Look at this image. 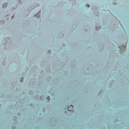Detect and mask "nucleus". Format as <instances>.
<instances>
[{
    "label": "nucleus",
    "mask_w": 129,
    "mask_h": 129,
    "mask_svg": "<svg viewBox=\"0 0 129 129\" xmlns=\"http://www.w3.org/2000/svg\"><path fill=\"white\" fill-rule=\"evenodd\" d=\"M35 83H36V80H35V79H32L30 81V84H32V85H34V84H35Z\"/></svg>",
    "instance_id": "1"
},
{
    "label": "nucleus",
    "mask_w": 129,
    "mask_h": 129,
    "mask_svg": "<svg viewBox=\"0 0 129 129\" xmlns=\"http://www.w3.org/2000/svg\"><path fill=\"white\" fill-rule=\"evenodd\" d=\"M9 6V3H5L3 4V9H6Z\"/></svg>",
    "instance_id": "2"
},
{
    "label": "nucleus",
    "mask_w": 129,
    "mask_h": 129,
    "mask_svg": "<svg viewBox=\"0 0 129 129\" xmlns=\"http://www.w3.org/2000/svg\"><path fill=\"white\" fill-rule=\"evenodd\" d=\"M68 107H69V104H67L66 105V106H65V108H64V110L66 111V110H68V109L67 108H68Z\"/></svg>",
    "instance_id": "3"
},
{
    "label": "nucleus",
    "mask_w": 129,
    "mask_h": 129,
    "mask_svg": "<svg viewBox=\"0 0 129 129\" xmlns=\"http://www.w3.org/2000/svg\"><path fill=\"white\" fill-rule=\"evenodd\" d=\"M18 3L19 4V5H22V4H23V2L22 1V0H19Z\"/></svg>",
    "instance_id": "4"
},
{
    "label": "nucleus",
    "mask_w": 129,
    "mask_h": 129,
    "mask_svg": "<svg viewBox=\"0 0 129 129\" xmlns=\"http://www.w3.org/2000/svg\"><path fill=\"white\" fill-rule=\"evenodd\" d=\"M46 52H47V54H50V50H49V49H47Z\"/></svg>",
    "instance_id": "5"
},
{
    "label": "nucleus",
    "mask_w": 129,
    "mask_h": 129,
    "mask_svg": "<svg viewBox=\"0 0 129 129\" xmlns=\"http://www.w3.org/2000/svg\"><path fill=\"white\" fill-rule=\"evenodd\" d=\"M2 65H6V60H4V61L2 62Z\"/></svg>",
    "instance_id": "6"
},
{
    "label": "nucleus",
    "mask_w": 129,
    "mask_h": 129,
    "mask_svg": "<svg viewBox=\"0 0 129 129\" xmlns=\"http://www.w3.org/2000/svg\"><path fill=\"white\" fill-rule=\"evenodd\" d=\"M36 96H37V98H38V99H40V96H39V95H36Z\"/></svg>",
    "instance_id": "7"
},
{
    "label": "nucleus",
    "mask_w": 129,
    "mask_h": 129,
    "mask_svg": "<svg viewBox=\"0 0 129 129\" xmlns=\"http://www.w3.org/2000/svg\"><path fill=\"white\" fill-rule=\"evenodd\" d=\"M47 93H50L51 94H52V93H51V91H48L47 92Z\"/></svg>",
    "instance_id": "8"
},
{
    "label": "nucleus",
    "mask_w": 129,
    "mask_h": 129,
    "mask_svg": "<svg viewBox=\"0 0 129 129\" xmlns=\"http://www.w3.org/2000/svg\"><path fill=\"white\" fill-rule=\"evenodd\" d=\"M43 96H47V95H43Z\"/></svg>",
    "instance_id": "9"
},
{
    "label": "nucleus",
    "mask_w": 129,
    "mask_h": 129,
    "mask_svg": "<svg viewBox=\"0 0 129 129\" xmlns=\"http://www.w3.org/2000/svg\"><path fill=\"white\" fill-rule=\"evenodd\" d=\"M10 107L12 108L13 107V106L11 105Z\"/></svg>",
    "instance_id": "10"
},
{
    "label": "nucleus",
    "mask_w": 129,
    "mask_h": 129,
    "mask_svg": "<svg viewBox=\"0 0 129 129\" xmlns=\"http://www.w3.org/2000/svg\"><path fill=\"white\" fill-rule=\"evenodd\" d=\"M97 29V26L96 25V29Z\"/></svg>",
    "instance_id": "11"
},
{
    "label": "nucleus",
    "mask_w": 129,
    "mask_h": 129,
    "mask_svg": "<svg viewBox=\"0 0 129 129\" xmlns=\"http://www.w3.org/2000/svg\"><path fill=\"white\" fill-rule=\"evenodd\" d=\"M89 7H90V5H89L88 8H89Z\"/></svg>",
    "instance_id": "12"
},
{
    "label": "nucleus",
    "mask_w": 129,
    "mask_h": 129,
    "mask_svg": "<svg viewBox=\"0 0 129 129\" xmlns=\"http://www.w3.org/2000/svg\"><path fill=\"white\" fill-rule=\"evenodd\" d=\"M96 126H97V124H96Z\"/></svg>",
    "instance_id": "13"
},
{
    "label": "nucleus",
    "mask_w": 129,
    "mask_h": 129,
    "mask_svg": "<svg viewBox=\"0 0 129 129\" xmlns=\"http://www.w3.org/2000/svg\"><path fill=\"white\" fill-rule=\"evenodd\" d=\"M63 37H64V34H62Z\"/></svg>",
    "instance_id": "14"
},
{
    "label": "nucleus",
    "mask_w": 129,
    "mask_h": 129,
    "mask_svg": "<svg viewBox=\"0 0 129 129\" xmlns=\"http://www.w3.org/2000/svg\"><path fill=\"white\" fill-rule=\"evenodd\" d=\"M25 97L24 96H23V98H24Z\"/></svg>",
    "instance_id": "15"
},
{
    "label": "nucleus",
    "mask_w": 129,
    "mask_h": 129,
    "mask_svg": "<svg viewBox=\"0 0 129 129\" xmlns=\"http://www.w3.org/2000/svg\"><path fill=\"white\" fill-rule=\"evenodd\" d=\"M0 107H1V104H0Z\"/></svg>",
    "instance_id": "16"
}]
</instances>
